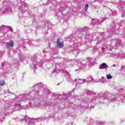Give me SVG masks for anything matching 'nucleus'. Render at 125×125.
I'll list each match as a JSON object with an SVG mask.
<instances>
[{
  "label": "nucleus",
  "mask_w": 125,
  "mask_h": 125,
  "mask_svg": "<svg viewBox=\"0 0 125 125\" xmlns=\"http://www.w3.org/2000/svg\"><path fill=\"white\" fill-rule=\"evenodd\" d=\"M5 83V82L4 80H2L1 81H0V85H3Z\"/></svg>",
  "instance_id": "5"
},
{
  "label": "nucleus",
  "mask_w": 125,
  "mask_h": 125,
  "mask_svg": "<svg viewBox=\"0 0 125 125\" xmlns=\"http://www.w3.org/2000/svg\"><path fill=\"white\" fill-rule=\"evenodd\" d=\"M106 78L107 80H110V79H112V78H113V76H111V74H109L107 75Z\"/></svg>",
  "instance_id": "4"
},
{
  "label": "nucleus",
  "mask_w": 125,
  "mask_h": 125,
  "mask_svg": "<svg viewBox=\"0 0 125 125\" xmlns=\"http://www.w3.org/2000/svg\"><path fill=\"white\" fill-rule=\"evenodd\" d=\"M64 40L59 38L57 41V45L59 48H62L64 47Z\"/></svg>",
  "instance_id": "1"
},
{
  "label": "nucleus",
  "mask_w": 125,
  "mask_h": 125,
  "mask_svg": "<svg viewBox=\"0 0 125 125\" xmlns=\"http://www.w3.org/2000/svg\"><path fill=\"white\" fill-rule=\"evenodd\" d=\"M6 46H10L13 47L14 46V43L13 41H10L9 42H7L6 44Z\"/></svg>",
  "instance_id": "2"
},
{
  "label": "nucleus",
  "mask_w": 125,
  "mask_h": 125,
  "mask_svg": "<svg viewBox=\"0 0 125 125\" xmlns=\"http://www.w3.org/2000/svg\"><path fill=\"white\" fill-rule=\"evenodd\" d=\"M88 9V4H86L85 6V10H87Z\"/></svg>",
  "instance_id": "6"
},
{
  "label": "nucleus",
  "mask_w": 125,
  "mask_h": 125,
  "mask_svg": "<svg viewBox=\"0 0 125 125\" xmlns=\"http://www.w3.org/2000/svg\"><path fill=\"white\" fill-rule=\"evenodd\" d=\"M106 68H108V65L106 64L105 62H104L101 64V65L99 67V69H105Z\"/></svg>",
  "instance_id": "3"
}]
</instances>
